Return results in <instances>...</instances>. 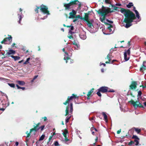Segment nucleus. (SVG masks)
Listing matches in <instances>:
<instances>
[{
	"label": "nucleus",
	"mask_w": 146,
	"mask_h": 146,
	"mask_svg": "<svg viewBox=\"0 0 146 146\" xmlns=\"http://www.w3.org/2000/svg\"><path fill=\"white\" fill-rule=\"evenodd\" d=\"M120 12L123 14L125 18L123 22L126 23L125 27L128 28L132 25L131 23L133 21V20L136 19L135 14L130 10L121 8Z\"/></svg>",
	"instance_id": "1"
},
{
	"label": "nucleus",
	"mask_w": 146,
	"mask_h": 146,
	"mask_svg": "<svg viewBox=\"0 0 146 146\" xmlns=\"http://www.w3.org/2000/svg\"><path fill=\"white\" fill-rule=\"evenodd\" d=\"M40 122L38 123L37 124H35V125L33 126L34 127L31 129L30 131H27L26 133L27 134V136L26 137H31L35 136L36 134L38 131L39 129H40V131H42L44 129V125H42L40 127L39 125H40Z\"/></svg>",
	"instance_id": "2"
},
{
	"label": "nucleus",
	"mask_w": 146,
	"mask_h": 146,
	"mask_svg": "<svg viewBox=\"0 0 146 146\" xmlns=\"http://www.w3.org/2000/svg\"><path fill=\"white\" fill-rule=\"evenodd\" d=\"M98 92H97V94L99 97L102 96L100 92L102 93H106L107 92H115L113 90H110L108 87L105 86L100 87L98 89Z\"/></svg>",
	"instance_id": "3"
},
{
	"label": "nucleus",
	"mask_w": 146,
	"mask_h": 146,
	"mask_svg": "<svg viewBox=\"0 0 146 146\" xmlns=\"http://www.w3.org/2000/svg\"><path fill=\"white\" fill-rule=\"evenodd\" d=\"M97 12L99 14L101 15L102 16L106 17L107 14L109 13L113 12L114 11L113 10L111 11L110 8H108L104 10L99 9L97 11Z\"/></svg>",
	"instance_id": "4"
},
{
	"label": "nucleus",
	"mask_w": 146,
	"mask_h": 146,
	"mask_svg": "<svg viewBox=\"0 0 146 146\" xmlns=\"http://www.w3.org/2000/svg\"><path fill=\"white\" fill-rule=\"evenodd\" d=\"M8 37L4 38L1 42V44H9L11 43L12 40V37L11 35H8Z\"/></svg>",
	"instance_id": "5"
},
{
	"label": "nucleus",
	"mask_w": 146,
	"mask_h": 146,
	"mask_svg": "<svg viewBox=\"0 0 146 146\" xmlns=\"http://www.w3.org/2000/svg\"><path fill=\"white\" fill-rule=\"evenodd\" d=\"M40 10L44 14H46L47 15H50V14L49 11L48 10V7L43 4L40 5Z\"/></svg>",
	"instance_id": "6"
},
{
	"label": "nucleus",
	"mask_w": 146,
	"mask_h": 146,
	"mask_svg": "<svg viewBox=\"0 0 146 146\" xmlns=\"http://www.w3.org/2000/svg\"><path fill=\"white\" fill-rule=\"evenodd\" d=\"M78 96H77L76 95H75L74 94H72V96H68L67 100L63 104L65 105H66L67 104H68L69 102H71L73 99H76L78 98Z\"/></svg>",
	"instance_id": "7"
},
{
	"label": "nucleus",
	"mask_w": 146,
	"mask_h": 146,
	"mask_svg": "<svg viewBox=\"0 0 146 146\" xmlns=\"http://www.w3.org/2000/svg\"><path fill=\"white\" fill-rule=\"evenodd\" d=\"M78 96H77L76 95H75L74 94H72V96H68L67 100L63 104L65 105H66L67 104H68L69 102H71L73 99H76L78 98Z\"/></svg>",
	"instance_id": "8"
},
{
	"label": "nucleus",
	"mask_w": 146,
	"mask_h": 146,
	"mask_svg": "<svg viewBox=\"0 0 146 146\" xmlns=\"http://www.w3.org/2000/svg\"><path fill=\"white\" fill-rule=\"evenodd\" d=\"M70 3L71 6L76 5L79 3L78 5V7L77 8L78 9H81L82 6V3L81 2H79L78 0H71L70 2Z\"/></svg>",
	"instance_id": "9"
},
{
	"label": "nucleus",
	"mask_w": 146,
	"mask_h": 146,
	"mask_svg": "<svg viewBox=\"0 0 146 146\" xmlns=\"http://www.w3.org/2000/svg\"><path fill=\"white\" fill-rule=\"evenodd\" d=\"M137 82L136 81H132L129 86V89L131 90H135L137 88Z\"/></svg>",
	"instance_id": "10"
},
{
	"label": "nucleus",
	"mask_w": 146,
	"mask_h": 146,
	"mask_svg": "<svg viewBox=\"0 0 146 146\" xmlns=\"http://www.w3.org/2000/svg\"><path fill=\"white\" fill-rule=\"evenodd\" d=\"M6 51L7 52V53L5 54V55L7 57L11 56H12V55L15 54L16 52L15 50L12 49L6 50Z\"/></svg>",
	"instance_id": "11"
},
{
	"label": "nucleus",
	"mask_w": 146,
	"mask_h": 146,
	"mask_svg": "<svg viewBox=\"0 0 146 146\" xmlns=\"http://www.w3.org/2000/svg\"><path fill=\"white\" fill-rule=\"evenodd\" d=\"M72 140V138L70 137H62V139L63 142L67 144L70 143Z\"/></svg>",
	"instance_id": "12"
},
{
	"label": "nucleus",
	"mask_w": 146,
	"mask_h": 146,
	"mask_svg": "<svg viewBox=\"0 0 146 146\" xmlns=\"http://www.w3.org/2000/svg\"><path fill=\"white\" fill-rule=\"evenodd\" d=\"M76 11L74 9H72V12H70L69 13V14L70 16L68 17V18L69 19H74L75 18V16L76 15Z\"/></svg>",
	"instance_id": "13"
},
{
	"label": "nucleus",
	"mask_w": 146,
	"mask_h": 146,
	"mask_svg": "<svg viewBox=\"0 0 146 146\" xmlns=\"http://www.w3.org/2000/svg\"><path fill=\"white\" fill-rule=\"evenodd\" d=\"M134 129L135 132H136L138 133H139L141 131V129H139L138 128L134 127L133 128V129L131 130H130L129 131L128 133L133 132Z\"/></svg>",
	"instance_id": "14"
},
{
	"label": "nucleus",
	"mask_w": 146,
	"mask_h": 146,
	"mask_svg": "<svg viewBox=\"0 0 146 146\" xmlns=\"http://www.w3.org/2000/svg\"><path fill=\"white\" fill-rule=\"evenodd\" d=\"M63 5L66 10L70 9V6H71L70 2L68 3H64Z\"/></svg>",
	"instance_id": "15"
},
{
	"label": "nucleus",
	"mask_w": 146,
	"mask_h": 146,
	"mask_svg": "<svg viewBox=\"0 0 146 146\" xmlns=\"http://www.w3.org/2000/svg\"><path fill=\"white\" fill-rule=\"evenodd\" d=\"M64 59L66 60V63L68 62V60L70 61V64L73 63L74 62L73 60L70 59V58L68 56H65Z\"/></svg>",
	"instance_id": "16"
},
{
	"label": "nucleus",
	"mask_w": 146,
	"mask_h": 146,
	"mask_svg": "<svg viewBox=\"0 0 146 146\" xmlns=\"http://www.w3.org/2000/svg\"><path fill=\"white\" fill-rule=\"evenodd\" d=\"M132 138H135L134 141H131V142L132 143H134L135 145H137L139 144V139L138 137H132Z\"/></svg>",
	"instance_id": "17"
},
{
	"label": "nucleus",
	"mask_w": 146,
	"mask_h": 146,
	"mask_svg": "<svg viewBox=\"0 0 146 146\" xmlns=\"http://www.w3.org/2000/svg\"><path fill=\"white\" fill-rule=\"evenodd\" d=\"M133 103L134 104V107L135 108H137L138 107H139L141 108H144V106L143 105H142L140 103H139L138 104H135V102H133Z\"/></svg>",
	"instance_id": "18"
},
{
	"label": "nucleus",
	"mask_w": 146,
	"mask_h": 146,
	"mask_svg": "<svg viewBox=\"0 0 146 146\" xmlns=\"http://www.w3.org/2000/svg\"><path fill=\"white\" fill-rule=\"evenodd\" d=\"M85 16L84 17H82V20H84L85 21H86L89 20V15L87 13H84Z\"/></svg>",
	"instance_id": "19"
},
{
	"label": "nucleus",
	"mask_w": 146,
	"mask_h": 146,
	"mask_svg": "<svg viewBox=\"0 0 146 146\" xmlns=\"http://www.w3.org/2000/svg\"><path fill=\"white\" fill-rule=\"evenodd\" d=\"M94 90V88H92L88 92V94H87V99L89 100L90 99V96L91 94L93 92V91Z\"/></svg>",
	"instance_id": "20"
},
{
	"label": "nucleus",
	"mask_w": 146,
	"mask_h": 146,
	"mask_svg": "<svg viewBox=\"0 0 146 146\" xmlns=\"http://www.w3.org/2000/svg\"><path fill=\"white\" fill-rule=\"evenodd\" d=\"M102 115L104 117V119L106 122H108V119L107 118V116L105 112H103L102 113Z\"/></svg>",
	"instance_id": "21"
},
{
	"label": "nucleus",
	"mask_w": 146,
	"mask_h": 146,
	"mask_svg": "<svg viewBox=\"0 0 146 146\" xmlns=\"http://www.w3.org/2000/svg\"><path fill=\"white\" fill-rule=\"evenodd\" d=\"M145 61H144L142 66L141 67L140 71L141 72H143V70H145L146 69V66L145 65L144 63Z\"/></svg>",
	"instance_id": "22"
},
{
	"label": "nucleus",
	"mask_w": 146,
	"mask_h": 146,
	"mask_svg": "<svg viewBox=\"0 0 146 146\" xmlns=\"http://www.w3.org/2000/svg\"><path fill=\"white\" fill-rule=\"evenodd\" d=\"M86 21L87 23V24L90 28H92V26L93 27L92 23L89 21V20Z\"/></svg>",
	"instance_id": "23"
},
{
	"label": "nucleus",
	"mask_w": 146,
	"mask_h": 146,
	"mask_svg": "<svg viewBox=\"0 0 146 146\" xmlns=\"http://www.w3.org/2000/svg\"><path fill=\"white\" fill-rule=\"evenodd\" d=\"M124 58L125 60L126 61H127L129 59V57H127L126 51H125V52H124Z\"/></svg>",
	"instance_id": "24"
},
{
	"label": "nucleus",
	"mask_w": 146,
	"mask_h": 146,
	"mask_svg": "<svg viewBox=\"0 0 146 146\" xmlns=\"http://www.w3.org/2000/svg\"><path fill=\"white\" fill-rule=\"evenodd\" d=\"M72 44H73L75 45L76 47L77 48H76L75 47V48H76V49H78L79 47V45L76 42V41L75 40H74L72 42Z\"/></svg>",
	"instance_id": "25"
},
{
	"label": "nucleus",
	"mask_w": 146,
	"mask_h": 146,
	"mask_svg": "<svg viewBox=\"0 0 146 146\" xmlns=\"http://www.w3.org/2000/svg\"><path fill=\"white\" fill-rule=\"evenodd\" d=\"M17 82L20 86H23L25 84V82L23 81H17Z\"/></svg>",
	"instance_id": "26"
},
{
	"label": "nucleus",
	"mask_w": 146,
	"mask_h": 146,
	"mask_svg": "<svg viewBox=\"0 0 146 146\" xmlns=\"http://www.w3.org/2000/svg\"><path fill=\"white\" fill-rule=\"evenodd\" d=\"M70 112L71 113H72L73 111V104L72 103H70Z\"/></svg>",
	"instance_id": "27"
},
{
	"label": "nucleus",
	"mask_w": 146,
	"mask_h": 146,
	"mask_svg": "<svg viewBox=\"0 0 146 146\" xmlns=\"http://www.w3.org/2000/svg\"><path fill=\"white\" fill-rule=\"evenodd\" d=\"M68 133V130L65 129L64 130L62 133V134L63 135L64 137H67V134Z\"/></svg>",
	"instance_id": "28"
},
{
	"label": "nucleus",
	"mask_w": 146,
	"mask_h": 146,
	"mask_svg": "<svg viewBox=\"0 0 146 146\" xmlns=\"http://www.w3.org/2000/svg\"><path fill=\"white\" fill-rule=\"evenodd\" d=\"M11 57L12 58H13L15 61L18 60L20 58V57L17 56H14L12 55L11 56Z\"/></svg>",
	"instance_id": "29"
},
{
	"label": "nucleus",
	"mask_w": 146,
	"mask_h": 146,
	"mask_svg": "<svg viewBox=\"0 0 146 146\" xmlns=\"http://www.w3.org/2000/svg\"><path fill=\"white\" fill-rule=\"evenodd\" d=\"M69 110V106L68 105L66 107V110H65L66 114L65 115V116H67L68 115V114Z\"/></svg>",
	"instance_id": "30"
},
{
	"label": "nucleus",
	"mask_w": 146,
	"mask_h": 146,
	"mask_svg": "<svg viewBox=\"0 0 146 146\" xmlns=\"http://www.w3.org/2000/svg\"><path fill=\"white\" fill-rule=\"evenodd\" d=\"M129 102H130L131 104H132L133 106H134V104L133 103V102H135V104H137V103H139L138 101H136L135 102H134L133 100H131Z\"/></svg>",
	"instance_id": "31"
},
{
	"label": "nucleus",
	"mask_w": 146,
	"mask_h": 146,
	"mask_svg": "<svg viewBox=\"0 0 146 146\" xmlns=\"http://www.w3.org/2000/svg\"><path fill=\"white\" fill-rule=\"evenodd\" d=\"M133 3H132L130 2L128 4L126 5V7L128 8H130L131 7L133 6Z\"/></svg>",
	"instance_id": "32"
},
{
	"label": "nucleus",
	"mask_w": 146,
	"mask_h": 146,
	"mask_svg": "<svg viewBox=\"0 0 146 146\" xmlns=\"http://www.w3.org/2000/svg\"><path fill=\"white\" fill-rule=\"evenodd\" d=\"M106 25H109L110 26L108 27V29H109V30H110V29H111V27H113V26L111 25V24H109L108 23H105L104 22V23Z\"/></svg>",
	"instance_id": "33"
},
{
	"label": "nucleus",
	"mask_w": 146,
	"mask_h": 146,
	"mask_svg": "<svg viewBox=\"0 0 146 146\" xmlns=\"http://www.w3.org/2000/svg\"><path fill=\"white\" fill-rule=\"evenodd\" d=\"M138 89H137L135 90V91H138V94L137 95V97L141 96L142 94V93L141 91H138Z\"/></svg>",
	"instance_id": "34"
},
{
	"label": "nucleus",
	"mask_w": 146,
	"mask_h": 146,
	"mask_svg": "<svg viewBox=\"0 0 146 146\" xmlns=\"http://www.w3.org/2000/svg\"><path fill=\"white\" fill-rule=\"evenodd\" d=\"M29 64L30 65H34V66H35V62L33 60L32 58H31V60L30 62H29Z\"/></svg>",
	"instance_id": "35"
},
{
	"label": "nucleus",
	"mask_w": 146,
	"mask_h": 146,
	"mask_svg": "<svg viewBox=\"0 0 146 146\" xmlns=\"http://www.w3.org/2000/svg\"><path fill=\"white\" fill-rule=\"evenodd\" d=\"M36 7L35 10V11L36 13H38V9H40V6L38 7L37 6H36Z\"/></svg>",
	"instance_id": "36"
},
{
	"label": "nucleus",
	"mask_w": 146,
	"mask_h": 146,
	"mask_svg": "<svg viewBox=\"0 0 146 146\" xmlns=\"http://www.w3.org/2000/svg\"><path fill=\"white\" fill-rule=\"evenodd\" d=\"M16 86L17 87L18 89H22L23 90H25V87H22L19 86L18 85L16 84Z\"/></svg>",
	"instance_id": "37"
},
{
	"label": "nucleus",
	"mask_w": 146,
	"mask_h": 146,
	"mask_svg": "<svg viewBox=\"0 0 146 146\" xmlns=\"http://www.w3.org/2000/svg\"><path fill=\"white\" fill-rule=\"evenodd\" d=\"M111 6L112 7L114 8L113 9L114 10H117V9L118 8H119L121 9L120 8H119L117 7H116L114 5H111Z\"/></svg>",
	"instance_id": "38"
},
{
	"label": "nucleus",
	"mask_w": 146,
	"mask_h": 146,
	"mask_svg": "<svg viewBox=\"0 0 146 146\" xmlns=\"http://www.w3.org/2000/svg\"><path fill=\"white\" fill-rule=\"evenodd\" d=\"M75 18L76 19H80L81 20H82V17L80 16V15H78L76 16H75Z\"/></svg>",
	"instance_id": "39"
},
{
	"label": "nucleus",
	"mask_w": 146,
	"mask_h": 146,
	"mask_svg": "<svg viewBox=\"0 0 146 146\" xmlns=\"http://www.w3.org/2000/svg\"><path fill=\"white\" fill-rule=\"evenodd\" d=\"M135 13L136 14V17L138 19H139L140 18V16L139 15V13L137 11H135Z\"/></svg>",
	"instance_id": "40"
},
{
	"label": "nucleus",
	"mask_w": 146,
	"mask_h": 146,
	"mask_svg": "<svg viewBox=\"0 0 146 146\" xmlns=\"http://www.w3.org/2000/svg\"><path fill=\"white\" fill-rule=\"evenodd\" d=\"M8 85L12 88H14L15 87V85L13 83H8Z\"/></svg>",
	"instance_id": "41"
},
{
	"label": "nucleus",
	"mask_w": 146,
	"mask_h": 146,
	"mask_svg": "<svg viewBox=\"0 0 146 146\" xmlns=\"http://www.w3.org/2000/svg\"><path fill=\"white\" fill-rule=\"evenodd\" d=\"M111 55L110 54H108L107 56V58L108 59L109 61H111Z\"/></svg>",
	"instance_id": "42"
},
{
	"label": "nucleus",
	"mask_w": 146,
	"mask_h": 146,
	"mask_svg": "<svg viewBox=\"0 0 146 146\" xmlns=\"http://www.w3.org/2000/svg\"><path fill=\"white\" fill-rule=\"evenodd\" d=\"M18 15H19V20L18 21V23L19 24L21 23V19H22V17L21 16V15H19V14Z\"/></svg>",
	"instance_id": "43"
},
{
	"label": "nucleus",
	"mask_w": 146,
	"mask_h": 146,
	"mask_svg": "<svg viewBox=\"0 0 146 146\" xmlns=\"http://www.w3.org/2000/svg\"><path fill=\"white\" fill-rule=\"evenodd\" d=\"M38 75H36V76H34L33 80H32L31 81V82L32 83L34 82V80L38 77Z\"/></svg>",
	"instance_id": "44"
},
{
	"label": "nucleus",
	"mask_w": 146,
	"mask_h": 146,
	"mask_svg": "<svg viewBox=\"0 0 146 146\" xmlns=\"http://www.w3.org/2000/svg\"><path fill=\"white\" fill-rule=\"evenodd\" d=\"M70 118H71V116H70L69 117L66 118V120H65V122H66V123H67L69 121Z\"/></svg>",
	"instance_id": "45"
},
{
	"label": "nucleus",
	"mask_w": 146,
	"mask_h": 146,
	"mask_svg": "<svg viewBox=\"0 0 146 146\" xmlns=\"http://www.w3.org/2000/svg\"><path fill=\"white\" fill-rule=\"evenodd\" d=\"M90 130L91 131H92L93 130H95L96 131H98V130L96 128H95L94 127H92L91 128Z\"/></svg>",
	"instance_id": "46"
},
{
	"label": "nucleus",
	"mask_w": 146,
	"mask_h": 146,
	"mask_svg": "<svg viewBox=\"0 0 146 146\" xmlns=\"http://www.w3.org/2000/svg\"><path fill=\"white\" fill-rule=\"evenodd\" d=\"M54 144L55 146H59L58 143L57 141L54 142Z\"/></svg>",
	"instance_id": "47"
},
{
	"label": "nucleus",
	"mask_w": 146,
	"mask_h": 146,
	"mask_svg": "<svg viewBox=\"0 0 146 146\" xmlns=\"http://www.w3.org/2000/svg\"><path fill=\"white\" fill-rule=\"evenodd\" d=\"M130 48H129L126 52L127 54L128 55H129L130 54Z\"/></svg>",
	"instance_id": "48"
},
{
	"label": "nucleus",
	"mask_w": 146,
	"mask_h": 146,
	"mask_svg": "<svg viewBox=\"0 0 146 146\" xmlns=\"http://www.w3.org/2000/svg\"><path fill=\"white\" fill-rule=\"evenodd\" d=\"M106 17H103L102 18V19H101V18H100V19H101V21L102 22H104V21Z\"/></svg>",
	"instance_id": "49"
},
{
	"label": "nucleus",
	"mask_w": 146,
	"mask_h": 146,
	"mask_svg": "<svg viewBox=\"0 0 146 146\" xmlns=\"http://www.w3.org/2000/svg\"><path fill=\"white\" fill-rule=\"evenodd\" d=\"M70 27V29L69 30V31H72L74 30V28L73 26H71Z\"/></svg>",
	"instance_id": "50"
},
{
	"label": "nucleus",
	"mask_w": 146,
	"mask_h": 146,
	"mask_svg": "<svg viewBox=\"0 0 146 146\" xmlns=\"http://www.w3.org/2000/svg\"><path fill=\"white\" fill-rule=\"evenodd\" d=\"M106 21L108 22V23H113V22L112 21L109 20L107 19H106Z\"/></svg>",
	"instance_id": "51"
},
{
	"label": "nucleus",
	"mask_w": 146,
	"mask_h": 146,
	"mask_svg": "<svg viewBox=\"0 0 146 146\" xmlns=\"http://www.w3.org/2000/svg\"><path fill=\"white\" fill-rule=\"evenodd\" d=\"M29 63V62H28L27 60H26L25 62H24L23 63V64H28Z\"/></svg>",
	"instance_id": "52"
},
{
	"label": "nucleus",
	"mask_w": 146,
	"mask_h": 146,
	"mask_svg": "<svg viewBox=\"0 0 146 146\" xmlns=\"http://www.w3.org/2000/svg\"><path fill=\"white\" fill-rule=\"evenodd\" d=\"M121 129H120L119 130H118L117 132V134H119L120 132H121Z\"/></svg>",
	"instance_id": "53"
},
{
	"label": "nucleus",
	"mask_w": 146,
	"mask_h": 146,
	"mask_svg": "<svg viewBox=\"0 0 146 146\" xmlns=\"http://www.w3.org/2000/svg\"><path fill=\"white\" fill-rule=\"evenodd\" d=\"M105 2L106 3L108 4H110V2L109 0H105Z\"/></svg>",
	"instance_id": "54"
},
{
	"label": "nucleus",
	"mask_w": 146,
	"mask_h": 146,
	"mask_svg": "<svg viewBox=\"0 0 146 146\" xmlns=\"http://www.w3.org/2000/svg\"><path fill=\"white\" fill-rule=\"evenodd\" d=\"M42 118L44 119V121H46L47 120V118L46 117H43Z\"/></svg>",
	"instance_id": "55"
},
{
	"label": "nucleus",
	"mask_w": 146,
	"mask_h": 146,
	"mask_svg": "<svg viewBox=\"0 0 146 146\" xmlns=\"http://www.w3.org/2000/svg\"><path fill=\"white\" fill-rule=\"evenodd\" d=\"M68 37L70 38V39H71V38H73V36L72 35H70L69 36H68Z\"/></svg>",
	"instance_id": "56"
},
{
	"label": "nucleus",
	"mask_w": 146,
	"mask_h": 146,
	"mask_svg": "<svg viewBox=\"0 0 146 146\" xmlns=\"http://www.w3.org/2000/svg\"><path fill=\"white\" fill-rule=\"evenodd\" d=\"M142 87L143 88H146V85L145 86H143V85H141L140 86V87Z\"/></svg>",
	"instance_id": "57"
},
{
	"label": "nucleus",
	"mask_w": 146,
	"mask_h": 146,
	"mask_svg": "<svg viewBox=\"0 0 146 146\" xmlns=\"http://www.w3.org/2000/svg\"><path fill=\"white\" fill-rule=\"evenodd\" d=\"M19 143L18 142L16 141L15 142V145H16V146H17L19 145Z\"/></svg>",
	"instance_id": "58"
},
{
	"label": "nucleus",
	"mask_w": 146,
	"mask_h": 146,
	"mask_svg": "<svg viewBox=\"0 0 146 146\" xmlns=\"http://www.w3.org/2000/svg\"><path fill=\"white\" fill-rule=\"evenodd\" d=\"M115 5L116 6H120L121 5V4L120 3H116Z\"/></svg>",
	"instance_id": "59"
},
{
	"label": "nucleus",
	"mask_w": 146,
	"mask_h": 146,
	"mask_svg": "<svg viewBox=\"0 0 146 146\" xmlns=\"http://www.w3.org/2000/svg\"><path fill=\"white\" fill-rule=\"evenodd\" d=\"M133 10L135 12V11H137V10H136V8H135V7L134 6H133Z\"/></svg>",
	"instance_id": "60"
},
{
	"label": "nucleus",
	"mask_w": 146,
	"mask_h": 146,
	"mask_svg": "<svg viewBox=\"0 0 146 146\" xmlns=\"http://www.w3.org/2000/svg\"><path fill=\"white\" fill-rule=\"evenodd\" d=\"M95 142L94 143V144H95V143L98 141V137H96V139H95Z\"/></svg>",
	"instance_id": "61"
},
{
	"label": "nucleus",
	"mask_w": 146,
	"mask_h": 146,
	"mask_svg": "<svg viewBox=\"0 0 146 146\" xmlns=\"http://www.w3.org/2000/svg\"><path fill=\"white\" fill-rule=\"evenodd\" d=\"M44 137H40V139H39V141L42 140L44 139Z\"/></svg>",
	"instance_id": "62"
},
{
	"label": "nucleus",
	"mask_w": 146,
	"mask_h": 146,
	"mask_svg": "<svg viewBox=\"0 0 146 146\" xmlns=\"http://www.w3.org/2000/svg\"><path fill=\"white\" fill-rule=\"evenodd\" d=\"M78 20V19H74L73 21V22H75L77 20Z\"/></svg>",
	"instance_id": "63"
},
{
	"label": "nucleus",
	"mask_w": 146,
	"mask_h": 146,
	"mask_svg": "<svg viewBox=\"0 0 146 146\" xmlns=\"http://www.w3.org/2000/svg\"><path fill=\"white\" fill-rule=\"evenodd\" d=\"M31 58H27V60H26L28 61V62H29V60L31 59Z\"/></svg>",
	"instance_id": "64"
}]
</instances>
